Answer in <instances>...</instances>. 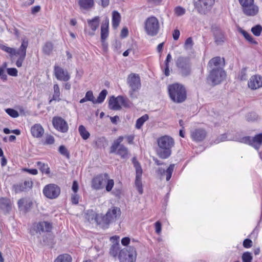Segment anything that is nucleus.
Listing matches in <instances>:
<instances>
[{
  "label": "nucleus",
  "instance_id": "11",
  "mask_svg": "<svg viewBox=\"0 0 262 262\" xmlns=\"http://www.w3.org/2000/svg\"><path fill=\"white\" fill-rule=\"evenodd\" d=\"M215 3V0H198L194 2V6L199 13L206 14L209 12Z\"/></svg>",
  "mask_w": 262,
  "mask_h": 262
},
{
  "label": "nucleus",
  "instance_id": "61",
  "mask_svg": "<svg viewBox=\"0 0 262 262\" xmlns=\"http://www.w3.org/2000/svg\"><path fill=\"white\" fill-rule=\"evenodd\" d=\"M6 112L8 115H19L18 112L12 108H7L5 110Z\"/></svg>",
  "mask_w": 262,
  "mask_h": 262
},
{
  "label": "nucleus",
  "instance_id": "35",
  "mask_svg": "<svg viewBox=\"0 0 262 262\" xmlns=\"http://www.w3.org/2000/svg\"><path fill=\"white\" fill-rule=\"evenodd\" d=\"M78 131L83 139L86 140L89 138L90 133L86 130L84 126L80 125L78 128Z\"/></svg>",
  "mask_w": 262,
  "mask_h": 262
},
{
  "label": "nucleus",
  "instance_id": "4",
  "mask_svg": "<svg viewBox=\"0 0 262 262\" xmlns=\"http://www.w3.org/2000/svg\"><path fill=\"white\" fill-rule=\"evenodd\" d=\"M234 140L242 143L248 144L258 150L262 144V133L259 134L253 138L250 136L242 137L238 135L234 137Z\"/></svg>",
  "mask_w": 262,
  "mask_h": 262
},
{
  "label": "nucleus",
  "instance_id": "26",
  "mask_svg": "<svg viewBox=\"0 0 262 262\" xmlns=\"http://www.w3.org/2000/svg\"><path fill=\"white\" fill-rule=\"evenodd\" d=\"M89 26L93 31V33H91V35L94 34V32L97 30L99 26L100 19L99 16H95L92 19H88L87 20Z\"/></svg>",
  "mask_w": 262,
  "mask_h": 262
},
{
  "label": "nucleus",
  "instance_id": "28",
  "mask_svg": "<svg viewBox=\"0 0 262 262\" xmlns=\"http://www.w3.org/2000/svg\"><path fill=\"white\" fill-rule=\"evenodd\" d=\"M121 16L117 11H114L112 14V26L114 29H116L120 22Z\"/></svg>",
  "mask_w": 262,
  "mask_h": 262
},
{
  "label": "nucleus",
  "instance_id": "18",
  "mask_svg": "<svg viewBox=\"0 0 262 262\" xmlns=\"http://www.w3.org/2000/svg\"><path fill=\"white\" fill-rule=\"evenodd\" d=\"M54 70L55 77L58 80L67 81L70 79V75L67 70L58 66H55Z\"/></svg>",
  "mask_w": 262,
  "mask_h": 262
},
{
  "label": "nucleus",
  "instance_id": "41",
  "mask_svg": "<svg viewBox=\"0 0 262 262\" xmlns=\"http://www.w3.org/2000/svg\"><path fill=\"white\" fill-rule=\"evenodd\" d=\"M53 48V44L50 42H47L43 47V52L47 55H49Z\"/></svg>",
  "mask_w": 262,
  "mask_h": 262
},
{
  "label": "nucleus",
  "instance_id": "63",
  "mask_svg": "<svg viewBox=\"0 0 262 262\" xmlns=\"http://www.w3.org/2000/svg\"><path fill=\"white\" fill-rule=\"evenodd\" d=\"M40 10V7L39 6H35L32 8L31 13L35 14L38 13Z\"/></svg>",
  "mask_w": 262,
  "mask_h": 262
},
{
  "label": "nucleus",
  "instance_id": "58",
  "mask_svg": "<svg viewBox=\"0 0 262 262\" xmlns=\"http://www.w3.org/2000/svg\"><path fill=\"white\" fill-rule=\"evenodd\" d=\"M25 57L26 56H19V57L16 62V65L17 67H21L23 62L24 61Z\"/></svg>",
  "mask_w": 262,
  "mask_h": 262
},
{
  "label": "nucleus",
  "instance_id": "48",
  "mask_svg": "<svg viewBox=\"0 0 262 262\" xmlns=\"http://www.w3.org/2000/svg\"><path fill=\"white\" fill-rule=\"evenodd\" d=\"M108 35V29H104V27L101 28V39L102 42H104Z\"/></svg>",
  "mask_w": 262,
  "mask_h": 262
},
{
  "label": "nucleus",
  "instance_id": "13",
  "mask_svg": "<svg viewBox=\"0 0 262 262\" xmlns=\"http://www.w3.org/2000/svg\"><path fill=\"white\" fill-rule=\"evenodd\" d=\"M128 84L132 91L129 92L132 98L136 97L134 92L137 91L141 87L140 78L138 75L132 74L128 77Z\"/></svg>",
  "mask_w": 262,
  "mask_h": 262
},
{
  "label": "nucleus",
  "instance_id": "55",
  "mask_svg": "<svg viewBox=\"0 0 262 262\" xmlns=\"http://www.w3.org/2000/svg\"><path fill=\"white\" fill-rule=\"evenodd\" d=\"M252 246V242L251 239H246L243 242V246L246 248H249Z\"/></svg>",
  "mask_w": 262,
  "mask_h": 262
},
{
  "label": "nucleus",
  "instance_id": "16",
  "mask_svg": "<svg viewBox=\"0 0 262 262\" xmlns=\"http://www.w3.org/2000/svg\"><path fill=\"white\" fill-rule=\"evenodd\" d=\"M207 133L202 128H194L190 130V136L192 140L195 142L203 141L206 136Z\"/></svg>",
  "mask_w": 262,
  "mask_h": 262
},
{
  "label": "nucleus",
  "instance_id": "12",
  "mask_svg": "<svg viewBox=\"0 0 262 262\" xmlns=\"http://www.w3.org/2000/svg\"><path fill=\"white\" fill-rule=\"evenodd\" d=\"M132 162L136 169L135 186L139 193L142 194L143 188L141 182V177L143 172L140 163L135 157L133 158Z\"/></svg>",
  "mask_w": 262,
  "mask_h": 262
},
{
  "label": "nucleus",
  "instance_id": "49",
  "mask_svg": "<svg viewBox=\"0 0 262 262\" xmlns=\"http://www.w3.org/2000/svg\"><path fill=\"white\" fill-rule=\"evenodd\" d=\"M59 152L63 156L66 157L67 158H69V152H68L67 149L63 145H61L59 147L58 149Z\"/></svg>",
  "mask_w": 262,
  "mask_h": 262
},
{
  "label": "nucleus",
  "instance_id": "52",
  "mask_svg": "<svg viewBox=\"0 0 262 262\" xmlns=\"http://www.w3.org/2000/svg\"><path fill=\"white\" fill-rule=\"evenodd\" d=\"M120 145H121L115 140L111 147L110 152L111 153L116 152L117 149L119 148Z\"/></svg>",
  "mask_w": 262,
  "mask_h": 262
},
{
  "label": "nucleus",
  "instance_id": "17",
  "mask_svg": "<svg viewBox=\"0 0 262 262\" xmlns=\"http://www.w3.org/2000/svg\"><path fill=\"white\" fill-rule=\"evenodd\" d=\"M54 127L59 131L66 133L68 130L67 123L61 117H55L53 119Z\"/></svg>",
  "mask_w": 262,
  "mask_h": 262
},
{
  "label": "nucleus",
  "instance_id": "43",
  "mask_svg": "<svg viewBox=\"0 0 262 262\" xmlns=\"http://www.w3.org/2000/svg\"><path fill=\"white\" fill-rule=\"evenodd\" d=\"M221 59L220 57H215L212 58L209 62L208 65L210 67L213 66L217 67L221 63Z\"/></svg>",
  "mask_w": 262,
  "mask_h": 262
},
{
  "label": "nucleus",
  "instance_id": "5",
  "mask_svg": "<svg viewBox=\"0 0 262 262\" xmlns=\"http://www.w3.org/2000/svg\"><path fill=\"white\" fill-rule=\"evenodd\" d=\"M120 215V208L113 207L107 211L105 215L101 216L100 225L103 227L107 226L110 223L115 222Z\"/></svg>",
  "mask_w": 262,
  "mask_h": 262
},
{
  "label": "nucleus",
  "instance_id": "9",
  "mask_svg": "<svg viewBox=\"0 0 262 262\" xmlns=\"http://www.w3.org/2000/svg\"><path fill=\"white\" fill-rule=\"evenodd\" d=\"M226 77V73L222 68L217 67L213 68L207 77L209 83L215 85L220 83Z\"/></svg>",
  "mask_w": 262,
  "mask_h": 262
},
{
  "label": "nucleus",
  "instance_id": "25",
  "mask_svg": "<svg viewBox=\"0 0 262 262\" xmlns=\"http://www.w3.org/2000/svg\"><path fill=\"white\" fill-rule=\"evenodd\" d=\"M0 208L4 211L8 212L11 209V202L6 198H0Z\"/></svg>",
  "mask_w": 262,
  "mask_h": 262
},
{
  "label": "nucleus",
  "instance_id": "45",
  "mask_svg": "<svg viewBox=\"0 0 262 262\" xmlns=\"http://www.w3.org/2000/svg\"><path fill=\"white\" fill-rule=\"evenodd\" d=\"M252 256L250 252H244L242 256L243 262H251L252 260Z\"/></svg>",
  "mask_w": 262,
  "mask_h": 262
},
{
  "label": "nucleus",
  "instance_id": "62",
  "mask_svg": "<svg viewBox=\"0 0 262 262\" xmlns=\"http://www.w3.org/2000/svg\"><path fill=\"white\" fill-rule=\"evenodd\" d=\"M128 29L127 28H123L121 32V36L122 38H125L128 35Z\"/></svg>",
  "mask_w": 262,
  "mask_h": 262
},
{
  "label": "nucleus",
  "instance_id": "27",
  "mask_svg": "<svg viewBox=\"0 0 262 262\" xmlns=\"http://www.w3.org/2000/svg\"><path fill=\"white\" fill-rule=\"evenodd\" d=\"M28 46V41L27 39L24 38L21 39V44L19 48L16 51V55L18 56H26V50Z\"/></svg>",
  "mask_w": 262,
  "mask_h": 262
},
{
  "label": "nucleus",
  "instance_id": "44",
  "mask_svg": "<svg viewBox=\"0 0 262 262\" xmlns=\"http://www.w3.org/2000/svg\"><path fill=\"white\" fill-rule=\"evenodd\" d=\"M262 31V27L260 25H257L251 28V32L256 36H260Z\"/></svg>",
  "mask_w": 262,
  "mask_h": 262
},
{
  "label": "nucleus",
  "instance_id": "37",
  "mask_svg": "<svg viewBox=\"0 0 262 262\" xmlns=\"http://www.w3.org/2000/svg\"><path fill=\"white\" fill-rule=\"evenodd\" d=\"M119 249V244L117 242L116 243L114 244L110 248V254L114 257L116 256Z\"/></svg>",
  "mask_w": 262,
  "mask_h": 262
},
{
  "label": "nucleus",
  "instance_id": "57",
  "mask_svg": "<svg viewBox=\"0 0 262 262\" xmlns=\"http://www.w3.org/2000/svg\"><path fill=\"white\" fill-rule=\"evenodd\" d=\"M155 229H156V232L160 234L161 232V224L159 221H157L155 223Z\"/></svg>",
  "mask_w": 262,
  "mask_h": 262
},
{
  "label": "nucleus",
  "instance_id": "46",
  "mask_svg": "<svg viewBox=\"0 0 262 262\" xmlns=\"http://www.w3.org/2000/svg\"><path fill=\"white\" fill-rule=\"evenodd\" d=\"M193 45V42L191 37H188L186 39L184 44V49L186 50L192 49Z\"/></svg>",
  "mask_w": 262,
  "mask_h": 262
},
{
  "label": "nucleus",
  "instance_id": "21",
  "mask_svg": "<svg viewBox=\"0 0 262 262\" xmlns=\"http://www.w3.org/2000/svg\"><path fill=\"white\" fill-rule=\"evenodd\" d=\"M33 182L32 181L26 180L24 183L13 185V188L15 193H19L21 191H26L28 189L31 188Z\"/></svg>",
  "mask_w": 262,
  "mask_h": 262
},
{
  "label": "nucleus",
  "instance_id": "7",
  "mask_svg": "<svg viewBox=\"0 0 262 262\" xmlns=\"http://www.w3.org/2000/svg\"><path fill=\"white\" fill-rule=\"evenodd\" d=\"M176 66L179 73L184 77L187 76L191 73V63L188 57L180 56L176 60Z\"/></svg>",
  "mask_w": 262,
  "mask_h": 262
},
{
  "label": "nucleus",
  "instance_id": "39",
  "mask_svg": "<svg viewBox=\"0 0 262 262\" xmlns=\"http://www.w3.org/2000/svg\"><path fill=\"white\" fill-rule=\"evenodd\" d=\"M0 49L3 51L10 54L11 55H16V50L14 48L7 47L2 44H0Z\"/></svg>",
  "mask_w": 262,
  "mask_h": 262
},
{
  "label": "nucleus",
  "instance_id": "6",
  "mask_svg": "<svg viewBox=\"0 0 262 262\" xmlns=\"http://www.w3.org/2000/svg\"><path fill=\"white\" fill-rule=\"evenodd\" d=\"M137 255L136 249L129 246L120 251L118 258L120 262H135Z\"/></svg>",
  "mask_w": 262,
  "mask_h": 262
},
{
  "label": "nucleus",
  "instance_id": "20",
  "mask_svg": "<svg viewBox=\"0 0 262 262\" xmlns=\"http://www.w3.org/2000/svg\"><path fill=\"white\" fill-rule=\"evenodd\" d=\"M243 13L247 16H253L256 15L259 11V8L257 6L252 3V4L246 5V6L242 7Z\"/></svg>",
  "mask_w": 262,
  "mask_h": 262
},
{
  "label": "nucleus",
  "instance_id": "22",
  "mask_svg": "<svg viewBox=\"0 0 262 262\" xmlns=\"http://www.w3.org/2000/svg\"><path fill=\"white\" fill-rule=\"evenodd\" d=\"M85 218L89 222H96L100 225L101 216L97 215L93 210H89L85 213Z\"/></svg>",
  "mask_w": 262,
  "mask_h": 262
},
{
  "label": "nucleus",
  "instance_id": "31",
  "mask_svg": "<svg viewBox=\"0 0 262 262\" xmlns=\"http://www.w3.org/2000/svg\"><path fill=\"white\" fill-rule=\"evenodd\" d=\"M117 154L120 155L122 158H125L128 154V150L127 147L121 144L116 151Z\"/></svg>",
  "mask_w": 262,
  "mask_h": 262
},
{
  "label": "nucleus",
  "instance_id": "1",
  "mask_svg": "<svg viewBox=\"0 0 262 262\" xmlns=\"http://www.w3.org/2000/svg\"><path fill=\"white\" fill-rule=\"evenodd\" d=\"M157 155L161 159H167L171 154L172 148L174 145V140L168 135L163 136L157 139Z\"/></svg>",
  "mask_w": 262,
  "mask_h": 262
},
{
  "label": "nucleus",
  "instance_id": "32",
  "mask_svg": "<svg viewBox=\"0 0 262 262\" xmlns=\"http://www.w3.org/2000/svg\"><path fill=\"white\" fill-rule=\"evenodd\" d=\"M72 257L68 254H64L59 255L54 262H71Z\"/></svg>",
  "mask_w": 262,
  "mask_h": 262
},
{
  "label": "nucleus",
  "instance_id": "33",
  "mask_svg": "<svg viewBox=\"0 0 262 262\" xmlns=\"http://www.w3.org/2000/svg\"><path fill=\"white\" fill-rule=\"evenodd\" d=\"M54 89V94L53 95L52 99L50 100V102L52 100H55V101H60V89L58 85L57 84H55L53 86Z\"/></svg>",
  "mask_w": 262,
  "mask_h": 262
},
{
  "label": "nucleus",
  "instance_id": "23",
  "mask_svg": "<svg viewBox=\"0 0 262 262\" xmlns=\"http://www.w3.org/2000/svg\"><path fill=\"white\" fill-rule=\"evenodd\" d=\"M32 136L36 138H40L44 134V129L39 124H35L31 128Z\"/></svg>",
  "mask_w": 262,
  "mask_h": 262
},
{
  "label": "nucleus",
  "instance_id": "10",
  "mask_svg": "<svg viewBox=\"0 0 262 262\" xmlns=\"http://www.w3.org/2000/svg\"><path fill=\"white\" fill-rule=\"evenodd\" d=\"M158 19L155 16L148 17L145 21V29L147 34L151 36L156 35L159 30Z\"/></svg>",
  "mask_w": 262,
  "mask_h": 262
},
{
  "label": "nucleus",
  "instance_id": "53",
  "mask_svg": "<svg viewBox=\"0 0 262 262\" xmlns=\"http://www.w3.org/2000/svg\"><path fill=\"white\" fill-rule=\"evenodd\" d=\"M85 96L88 98L89 101H91L93 102V103L95 104V97L93 95L92 91H88L85 94Z\"/></svg>",
  "mask_w": 262,
  "mask_h": 262
},
{
  "label": "nucleus",
  "instance_id": "34",
  "mask_svg": "<svg viewBox=\"0 0 262 262\" xmlns=\"http://www.w3.org/2000/svg\"><path fill=\"white\" fill-rule=\"evenodd\" d=\"M107 91L106 90H103L99 94L97 98H95V104L101 103L103 102L106 96Z\"/></svg>",
  "mask_w": 262,
  "mask_h": 262
},
{
  "label": "nucleus",
  "instance_id": "8",
  "mask_svg": "<svg viewBox=\"0 0 262 262\" xmlns=\"http://www.w3.org/2000/svg\"><path fill=\"white\" fill-rule=\"evenodd\" d=\"M132 103L128 99L122 96H112L109 100V107L113 110H120L121 106L129 107Z\"/></svg>",
  "mask_w": 262,
  "mask_h": 262
},
{
  "label": "nucleus",
  "instance_id": "2",
  "mask_svg": "<svg viewBox=\"0 0 262 262\" xmlns=\"http://www.w3.org/2000/svg\"><path fill=\"white\" fill-rule=\"evenodd\" d=\"M168 91L170 98L174 103H182L187 98L186 90L181 84L175 83L170 84L168 86Z\"/></svg>",
  "mask_w": 262,
  "mask_h": 262
},
{
  "label": "nucleus",
  "instance_id": "47",
  "mask_svg": "<svg viewBox=\"0 0 262 262\" xmlns=\"http://www.w3.org/2000/svg\"><path fill=\"white\" fill-rule=\"evenodd\" d=\"M26 200L25 199H21L18 200V208L24 211H27V207L26 206Z\"/></svg>",
  "mask_w": 262,
  "mask_h": 262
},
{
  "label": "nucleus",
  "instance_id": "59",
  "mask_svg": "<svg viewBox=\"0 0 262 262\" xmlns=\"http://www.w3.org/2000/svg\"><path fill=\"white\" fill-rule=\"evenodd\" d=\"M246 120L249 122H253L258 120L256 116H247Z\"/></svg>",
  "mask_w": 262,
  "mask_h": 262
},
{
  "label": "nucleus",
  "instance_id": "40",
  "mask_svg": "<svg viewBox=\"0 0 262 262\" xmlns=\"http://www.w3.org/2000/svg\"><path fill=\"white\" fill-rule=\"evenodd\" d=\"M174 168V164H170L169 166L168 167V168L165 170V173H164V175L166 176V181H169L171 177L172 173L173 171Z\"/></svg>",
  "mask_w": 262,
  "mask_h": 262
},
{
  "label": "nucleus",
  "instance_id": "29",
  "mask_svg": "<svg viewBox=\"0 0 262 262\" xmlns=\"http://www.w3.org/2000/svg\"><path fill=\"white\" fill-rule=\"evenodd\" d=\"M78 4L81 8L89 9L94 5V0H79Z\"/></svg>",
  "mask_w": 262,
  "mask_h": 262
},
{
  "label": "nucleus",
  "instance_id": "54",
  "mask_svg": "<svg viewBox=\"0 0 262 262\" xmlns=\"http://www.w3.org/2000/svg\"><path fill=\"white\" fill-rule=\"evenodd\" d=\"M7 71V73L10 76H17L18 71L16 68H8Z\"/></svg>",
  "mask_w": 262,
  "mask_h": 262
},
{
  "label": "nucleus",
  "instance_id": "51",
  "mask_svg": "<svg viewBox=\"0 0 262 262\" xmlns=\"http://www.w3.org/2000/svg\"><path fill=\"white\" fill-rule=\"evenodd\" d=\"M55 140L53 136L51 135H47L46 137L44 144H53L54 143Z\"/></svg>",
  "mask_w": 262,
  "mask_h": 262
},
{
  "label": "nucleus",
  "instance_id": "15",
  "mask_svg": "<svg viewBox=\"0 0 262 262\" xmlns=\"http://www.w3.org/2000/svg\"><path fill=\"white\" fill-rule=\"evenodd\" d=\"M52 229V225L47 222L43 221L34 223L33 225V230L37 233L41 234L43 232H50Z\"/></svg>",
  "mask_w": 262,
  "mask_h": 262
},
{
  "label": "nucleus",
  "instance_id": "3",
  "mask_svg": "<svg viewBox=\"0 0 262 262\" xmlns=\"http://www.w3.org/2000/svg\"><path fill=\"white\" fill-rule=\"evenodd\" d=\"M106 185V190L110 192L112 190L114 182L113 179H110L107 173L99 174L94 177L92 181V187L96 190L102 189Z\"/></svg>",
  "mask_w": 262,
  "mask_h": 262
},
{
  "label": "nucleus",
  "instance_id": "36",
  "mask_svg": "<svg viewBox=\"0 0 262 262\" xmlns=\"http://www.w3.org/2000/svg\"><path fill=\"white\" fill-rule=\"evenodd\" d=\"M240 32L243 35L244 37L246 40H247L249 42L252 44L256 45L257 44V42L255 41L252 36L249 34L247 32L244 30H241Z\"/></svg>",
  "mask_w": 262,
  "mask_h": 262
},
{
  "label": "nucleus",
  "instance_id": "42",
  "mask_svg": "<svg viewBox=\"0 0 262 262\" xmlns=\"http://www.w3.org/2000/svg\"><path fill=\"white\" fill-rule=\"evenodd\" d=\"M174 13L177 16H181L185 14L186 10L181 6H177L174 9Z\"/></svg>",
  "mask_w": 262,
  "mask_h": 262
},
{
  "label": "nucleus",
  "instance_id": "50",
  "mask_svg": "<svg viewBox=\"0 0 262 262\" xmlns=\"http://www.w3.org/2000/svg\"><path fill=\"white\" fill-rule=\"evenodd\" d=\"M247 69L243 68L239 74L238 77L241 80H246L247 79L248 75L247 74Z\"/></svg>",
  "mask_w": 262,
  "mask_h": 262
},
{
  "label": "nucleus",
  "instance_id": "24",
  "mask_svg": "<svg viewBox=\"0 0 262 262\" xmlns=\"http://www.w3.org/2000/svg\"><path fill=\"white\" fill-rule=\"evenodd\" d=\"M215 42L217 45H220L224 41V34L220 29L214 28L212 29Z\"/></svg>",
  "mask_w": 262,
  "mask_h": 262
},
{
  "label": "nucleus",
  "instance_id": "56",
  "mask_svg": "<svg viewBox=\"0 0 262 262\" xmlns=\"http://www.w3.org/2000/svg\"><path fill=\"white\" fill-rule=\"evenodd\" d=\"M241 6H245L246 5L252 4L254 2V0H238Z\"/></svg>",
  "mask_w": 262,
  "mask_h": 262
},
{
  "label": "nucleus",
  "instance_id": "19",
  "mask_svg": "<svg viewBox=\"0 0 262 262\" xmlns=\"http://www.w3.org/2000/svg\"><path fill=\"white\" fill-rule=\"evenodd\" d=\"M248 87L255 90L262 87V77L258 75L251 77L248 83Z\"/></svg>",
  "mask_w": 262,
  "mask_h": 262
},
{
  "label": "nucleus",
  "instance_id": "64",
  "mask_svg": "<svg viewBox=\"0 0 262 262\" xmlns=\"http://www.w3.org/2000/svg\"><path fill=\"white\" fill-rule=\"evenodd\" d=\"M130 242V239L128 237H124L121 240V243L123 246H127Z\"/></svg>",
  "mask_w": 262,
  "mask_h": 262
},
{
  "label": "nucleus",
  "instance_id": "38",
  "mask_svg": "<svg viewBox=\"0 0 262 262\" xmlns=\"http://www.w3.org/2000/svg\"><path fill=\"white\" fill-rule=\"evenodd\" d=\"M148 119V116H142L139 118L136 123V127L137 129H140L145 121Z\"/></svg>",
  "mask_w": 262,
  "mask_h": 262
},
{
  "label": "nucleus",
  "instance_id": "60",
  "mask_svg": "<svg viewBox=\"0 0 262 262\" xmlns=\"http://www.w3.org/2000/svg\"><path fill=\"white\" fill-rule=\"evenodd\" d=\"M180 35V31L178 29H176L174 30L172 33V37L174 40H177L179 39Z\"/></svg>",
  "mask_w": 262,
  "mask_h": 262
},
{
  "label": "nucleus",
  "instance_id": "30",
  "mask_svg": "<svg viewBox=\"0 0 262 262\" xmlns=\"http://www.w3.org/2000/svg\"><path fill=\"white\" fill-rule=\"evenodd\" d=\"M36 165L42 173L46 174H49L50 173V168L47 164L38 161L36 163Z\"/></svg>",
  "mask_w": 262,
  "mask_h": 262
},
{
  "label": "nucleus",
  "instance_id": "14",
  "mask_svg": "<svg viewBox=\"0 0 262 262\" xmlns=\"http://www.w3.org/2000/svg\"><path fill=\"white\" fill-rule=\"evenodd\" d=\"M44 195L48 198L54 199L58 196L60 193V188L57 185L50 184L47 185L43 189Z\"/></svg>",
  "mask_w": 262,
  "mask_h": 262
}]
</instances>
